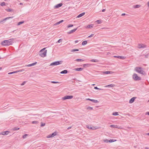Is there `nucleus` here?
I'll list each match as a JSON object with an SVG mask.
<instances>
[{"label": "nucleus", "mask_w": 149, "mask_h": 149, "mask_svg": "<svg viewBox=\"0 0 149 149\" xmlns=\"http://www.w3.org/2000/svg\"><path fill=\"white\" fill-rule=\"evenodd\" d=\"M13 39H10L8 40L3 41L1 42V44L4 46H9L11 45L13 43Z\"/></svg>", "instance_id": "1"}, {"label": "nucleus", "mask_w": 149, "mask_h": 149, "mask_svg": "<svg viewBox=\"0 0 149 149\" xmlns=\"http://www.w3.org/2000/svg\"><path fill=\"white\" fill-rule=\"evenodd\" d=\"M134 70L137 72L144 75H145L146 74L145 72L143 70V68L141 67H136L135 68Z\"/></svg>", "instance_id": "2"}, {"label": "nucleus", "mask_w": 149, "mask_h": 149, "mask_svg": "<svg viewBox=\"0 0 149 149\" xmlns=\"http://www.w3.org/2000/svg\"><path fill=\"white\" fill-rule=\"evenodd\" d=\"M46 48H44L41 50L40 52V55L42 57H44L46 56L47 50L44 51Z\"/></svg>", "instance_id": "3"}, {"label": "nucleus", "mask_w": 149, "mask_h": 149, "mask_svg": "<svg viewBox=\"0 0 149 149\" xmlns=\"http://www.w3.org/2000/svg\"><path fill=\"white\" fill-rule=\"evenodd\" d=\"M63 61H57L52 63L50 64V66L57 65L62 63Z\"/></svg>", "instance_id": "4"}, {"label": "nucleus", "mask_w": 149, "mask_h": 149, "mask_svg": "<svg viewBox=\"0 0 149 149\" xmlns=\"http://www.w3.org/2000/svg\"><path fill=\"white\" fill-rule=\"evenodd\" d=\"M132 78L135 81L140 80L141 79V78L139 77L137 74L136 73H134L133 75Z\"/></svg>", "instance_id": "5"}, {"label": "nucleus", "mask_w": 149, "mask_h": 149, "mask_svg": "<svg viewBox=\"0 0 149 149\" xmlns=\"http://www.w3.org/2000/svg\"><path fill=\"white\" fill-rule=\"evenodd\" d=\"M73 96L72 95H67L62 98L63 100H65L67 99H72Z\"/></svg>", "instance_id": "6"}, {"label": "nucleus", "mask_w": 149, "mask_h": 149, "mask_svg": "<svg viewBox=\"0 0 149 149\" xmlns=\"http://www.w3.org/2000/svg\"><path fill=\"white\" fill-rule=\"evenodd\" d=\"M56 134H57L56 132H55L52 133V134H50L49 135L47 136V138H49L53 137H54V136H56Z\"/></svg>", "instance_id": "7"}, {"label": "nucleus", "mask_w": 149, "mask_h": 149, "mask_svg": "<svg viewBox=\"0 0 149 149\" xmlns=\"http://www.w3.org/2000/svg\"><path fill=\"white\" fill-rule=\"evenodd\" d=\"M10 132L9 131H8L5 132H2L0 133V134L3 135H6L8 134Z\"/></svg>", "instance_id": "8"}, {"label": "nucleus", "mask_w": 149, "mask_h": 149, "mask_svg": "<svg viewBox=\"0 0 149 149\" xmlns=\"http://www.w3.org/2000/svg\"><path fill=\"white\" fill-rule=\"evenodd\" d=\"M13 17H11L6 18L3 19V20L0 21V23H2L4 21L10 18H12Z\"/></svg>", "instance_id": "9"}, {"label": "nucleus", "mask_w": 149, "mask_h": 149, "mask_svg": "<svg viewBox=\"0 0 149 149\" xmlns=\"http://www.w3.org/2000/svg\"><path fill=\"white\" fill-rule=\"evenodd\" d=\"M77 28L78 27L68 32L67 33L69 34H71L72 33H73V32H75L76 31V30L77 29Z\"/></svg>", "instance_id": "10"}, {"label": "nucleus", "mask_w": 149, "mask_h": 149, "mask_svg": "<svg viewBox=\"0 0 149 149\" xmlns=\"http://www.w3.org/2000/svg\"><path fill=\"white\" fill-rule=\"evenodd\" d=\"M62 5L63 4L62 3H60L55 6L54 8H58L61 7Z\"/></svg>", "instance_id": "11"}, {"label": "nucleus", "mask_w": 149, "mask_h": 149, "mask_svg": "<svg viewBox=\"0 0 149 149\" xmlns=\"http://www.w3.org/2000/svg\"><path fill=\"white\" fill-rule=\"evenodd\" d=\"M114 57L123 59H124L125 58V57L124 56H114Z\"/></svg>", "instance_id": "12"}, {"label": "nucleus", "mask_w": 149, "mask_h": 149, "mask_svg": "<svg viewBox=\"0 0 149 149\" xmlns=\"http://www.w3.org/2000/svg\"><path fill=\"white\" fill-rule=\"evenodd\" d=\"M136 98V97H133L129 101V103H133L135 99Z\"/></svg>", "instance_id": "13"}, {"label": "nucleus", "mask_w": 149, "mask_h": 149, "mask_svg": "<svg viewBox=\"0 0 149 149\" xmlns=\"http://www.w3.org/2000/svg\"><path fill=\"white\" fill-rule=\"evenodd\" d=\"M91 65V64H85L83 65V67L84 68H86L90 66Z\"/></svg>", "instance_id": "14"}, {"label": "nucleus", "mask_w": 149, "mask_h": 149, "mask_svg": "<svg viewBox=\"0 0 149 149\" xmlns=\"http://www.w3.org/2000/svg\"><path fill=\"white\" fill-rule=\"evenodd\" d=\"M68 72V71L67 70H64L61 71L60 73L61 74H66Z\"/></svg>", "instance_id": "15"}, {"label": "nucleus", "mask_w": 149, "mask_h": 149, "mask_svg": "<svg viewBox=\"0 0 149 149\" xmlns=\"http://www.w3.org/2000/svg\"><path fill=\"white\" fill-rule=\"evenodd\" d=\"M37 63V62H35L34 63H32L31 64L28 65H26V66H27V67L32 66H33L35 65Z\"/></svg>", "instance_id": "16"}, {"label": "nucleus", "mask_w": 149, "mask_h": 149, "mask_svg": "<svg viewBox=\"0 0 149 149\" xmlns=\"http://www.w3.org/2000/svg\"><path fill=\"white\" fill-rule=\"evenodd\" d=\"M93 24H91L88 25L87 26L86 28H92L93 27Z\"/></svg>", "instance_id": "17"}, {"label": "nucleus", "mask_w": 149, "mask_h": 149, "mask_svg": "<svg viewBox=\"0 0 149 149\" xmlns=\"http://www.w3.org/2000/svg\"><path fill=\"white\" fill-rule=\"evenodd\" d=\"M144 47H145V46L143 44H142V45L139 44V45L138 47L139 48H140V49L142 48H143Z\"/></svg>", "instance_id": "18"}, {"label": "nucleus", "mask_w": 149, "mask_h": 149, "mask_svg": "<svg viewBox=\"0 0 149 149\" xmlns=\"http://www.w3.org/2000/svg\"><path fill=\"white\" fill-rule=\"evenodd\" d=\"M83 69V68H75L74 70L77 71H81Z\"/></svg>", "instance_id": "19"}, {"label": "nucleus", "mask_w": 149, "mask_h": 149, "mask_svg": "<svg viewBox=\"0 0 149 149\" xmlns=\"http://www.w3.org/2000/svg\"><path fill=\"white\" fill-rule=\"evenodd\" d=\"M5 10L8 12H13L14 11L13 9L10 8L6 9Z\"/></svg>", "instance_id": "20"}, {"label": "nucleus", "mask_w": 149, "mask_h": 149, "mask_svg": "<svg viewBox=\"0 0 149 149\" xmlns=\"http://www.w3.org/2000/svg\"><path fill=\"white\" fill-rule=\"evenodd\" d=\"M85 14V13H83L80 14H79L77 17H78V18H79V17H80L82 16H83Z\"/></svg>", "instance_id": "21"}, {"label": "nucleus", "mask_w": 149, "mask_h": 149, "mask_svg": "<svg viewBox=\"0 0 149 149\" xmlns=\"http://www.w3.org/2000/svg\"><path fill=\"white\" fill-rule=\"evenodd\" d=\"M63 22V20H61L60 21L56 23L55 24H54V25H58V24H60L62 22Z\"/></svg>", "instance_id": "22"}, {"label": "nucleus", "mask_w": 149, "mask_h": 149, "mask_svg": "<svg viewBox=\"0 0 149 149\" xmlns=\"http://www.w3.org/2000/svg\"><path fill=\"white\" fill-rule=\"evenodd\" d=\"M87 127L89 129L94 130L96 129L95 127H92L89 126H87Z\"/></svg>", "instance_id": "23"}, {"label": "nucleus", "mask_w": 149, "mask_h": 149, "mask_svg": "<svg viewBox=\"0 0 149 149\" xmlns=\"http://www.w3.org/2000/svg\"><path fill=\"white\" fill-rule=\"evenodd\" d=\"M141 6V5H136L133 6V7L134 8H138L140 7Z\"/></svg>", "instance_id": "24"}, {"label": "nucleus", "mask_w": 149, "mask_h": 149, "mask_svg": "<svg viewBox=\"0 0 149 149\" xmlns=\"http://www.w3.org/2000/svg\"><path fill=\"white\" fill-rule=\"evenodd\" d=\"M114 86V84H109V85H107V86H105V87H113Z\"/></svg>", "instance_id": "25"}, {"label": "nucleus", "mask_w": 149, "mask_h": 149, "mask_svg": "<svg viewBox=\"0 0 149 149\" xmlns=\"http://www.w3.org/2000/svg\"><path fill=\"white\" fill-rule=\"evenodd\" d=\"M116 141H117L116 140L110 139V140H109L108 141H109V143H112V142H113Z\"/></svg>", "instance_id": "26"}, {"label": "nucleus", "mask_w": 149, "mask_h": 149, "mask_svg": "<svg viewBox=\"0 0 149 149\" xmlns=\"http://www.w3.org/2000/svg\"><path fill=\"white\" fill-rule=\"evenodd\" d=\"M90 61L95 62H99V60L97 59H92Z\"/></svg>", "instance_id": "27"}, {"label": "nucleus", "mask_w": 149, "mask_h": 149, "mask_svg": "<svg viewBox=\"0 0 149 149\" xmlns=\"http://www.w3.org/2000/svg\"><path fill=\"white\" fill-rule=\"evenodd\" d=\"M87 42L86 40H85L83 41L82 43V45H85L87 44Z\"/></svg>", "instance_id": "28"}, {"label": "nucleus", "mask_w": 149, "mask_h": 149, "mask_svg": "<svg viewBox=\"0 0 149 149\" xmlns=\"http://www.w3.org/2000/svg\"><path fill=\"white\" fill-rule=\"evenodd\" d=\"M19 128L15 127H14L13 128V131H16V130H19Z\"/></svg>", "instance_id": "29"}, {"label": "nucleus", "mask_w": 149, "mask_h": 149, "mask_svg": "<svg viewBox=\"0 0 149 149\" xmlns=\"http://www.w3.org/2000/svg\"><path fill=\"white\" fill-rule=\"evenodd\" d=\"M75 61L79 62V61H84V60L81 59H77L75 60Z\"/></svg>", "instance_id": "30"}, {"label": "nucleus", "mask_w": 149, "mask_h": 149, "mask_svg": "<svg viewBox=\"0 0 149 149\" xmlns=\"http://www.w3.org/2000/svg\"><path fill=\"white\" fill-rule=\"evenodd\" d=\"M79 51V50L78 49H72L71 50V52H76V51Z\"/></svg>", "instance_id": "31"}, {"label": "nucleus", "mask_w": 149, "mask_h": 149, "mask_svg": "<svg viewBox=\"0 0 149 149\" xmlns=\"http://www.w3.org/2000/svg\"><path fill=\"white\" fill-rule=\"evenodd\" d=\"M111 72V71H105L104 72V73L106 74H110Z\"/></svg>", "instance_id": "32"}, {"label": "nucleus", "mask_w": 149, "mask_h": 149, "mask_svg": "<svg viewBox=\"0 0 149 149\" xmlns=\"http://www.w3.org/2000/svg\"><path fill=\"white\" fill-rule=\"evenodd\" d=\"M38 123H39L37 121H34L32 122V124H37Z\"/></svg>", "instance_id": "33"}, {"label": "nucleus", "mask_w": 149, "mask_h": 149, "mask_svg": "<svg viewBox=\"0 0 149 149\" xmlns=\"http://www.w3.org/2000/svg\"><path fill=\"white\" fill-rule=\"evenodd\" d=\"M112 115L114 116H117L118 115V113L117 112H114L113 113Z\"/></svg>", "instance_id": "34"}, {"label": "nucleus", "mask_w": 149, "mask_h": 149, "mask_svg": "<svg viewBox=\"0 0 149 149\" xmlns=\"http://www.w3.org/2000/svg\"><path fill=\"white\" fill-rule=\"evenodd\" d=\"M92 102H93L94 103H97L99 102L96 100H92Z\"/></svg>", "instance_id": "35"}, {"label": "nucleus", "mask_w": 149, "mask_h": 149, "mask_svg": "<svg viewBox=\"0 0 149 149\" xmlns=\"http://www.w3.org/2000/svg\"><path fill=\"white\" fill-rule=\"evenodd\" d=\"M24 23V21H21V22H19L18 23L17 25H19L20 24H22Z\"/></svg>", "instance_id": "36"}, {"label": "nucleus", "mask_w": 149, "mask_h": 149, "mask_svg": "<svg viewBox=\"0 0 149 149\" xmlns=\"http://www.w3.org/2000/svg\"><path fill=\"white\" fill-rule=\"evenodd\" d=\"M45 125V123L42 122L41 123V127H44Z\"/></svg>", "instance_id": "37"}, {"label": "nucleus", "mask_w": 149, "mask_h": 149, "mask_svg": "<svg viewBox=\"0 0 149 149\" xmlns=\"http://www.w3.org/2000/svg\"><path fill=\"white\" fill-rule=\"evenodd\" d=\"M17 72H18L17 71H15L12 72H11L9 73L8 74H13V73H17Z\"/></svg>", "instance_id": "38"}, {"label": "nucleus", "mask_w": 149, "mask_h": 149, "mask_svg": "<svg viewBox=\"0 0 149 149\" xmlns=\"http://www.w3.org/2000/svg\"><path fill=\"white\" fill-rule=\"evenodd\" d=\"M1 5L2 6H4L6 5V3L4 2H3L1 3Z\"/></svg>", "instance_id": "39"}, {"label": "nucleus", "mask_w": 149, "mask_h": 149, "mask_svg": "<svg viewBox=\"0 0 149 149\" xmlns=\"http://www.w3.org/2000/svg\"><path fill=\"white\" fill-rule=\"evenodd\" d=\"M28 136V134H24V135H23V136H22V138L24 139H25L26 138V136Z\"/></svg>", "instance_id": "40"}, {"label": "nucleus", "mask_w": 149, "mask_h": 149, "mask_svg": "<svg viewBox=\"0 0 149 149\" xmlns=\"http://www.w3.org/2000/svg\"><path fill=\"white\" fill-rule=\"evenodd\" d=\"M87 109L88 110H92L93 109V108L91 107H88L87 108Z\"/></svg>", "instance_id": "41"}, {"label": "nucleus", "mask_w": 149, "mask_h": 149, "mask_svg": "<svg viewBox=\"0 0 149 149\" xmlns=\"http://www.w3.org/2000/svg\"><path fill=\"white\" fill-rule=\"evenodd\" d=\"M96 22H98V24H100L102 22V21L100 20H98L97 21H96Z\"/></svg>", "instance_id": "42"}, {"label": "nucleus", "mask_w": 149, "mask_h": 149, "mask_svg": "<svg viewBox=\"0 0 149 149\" xmlns=\"http://www.w3.org/2000/svg\"><path fill=\"white\" fill-rule=\"evenodd\" d=\"M51 83L53 84H57L59 83V82H58L55 81H51Z\"/></svg>", "instance_id": "43"}, {"label": "nucleus", "mask_w": 149, "mask_h": 149, "mask_svg": "<svg viewBox=\"0 0 149 149\" xmlns=\"http://www.w3.org/2000/svg\"><path fill=\"white\" fill-rule=\"evenodd\" d=\"M73 26V25L72 24H69V25H68L67 27L68 28H69V27H72Z\"/></svg>", "instance_id": "44"}, {"label": "nucleus", "mask_w": 149, "mask_h": 149, "mask_svg": "<svg viewBox=\"0 0 149 149\" xmlns=\"http://www.w3.org/2000/svg\"><path fill=\"white\" fill-rule=\"evenodd\" d=\"M109 140L108 139H105L104 140V142L107 143L109 142Z\"/></svg>", "instance_id": "45"}, {"label": "nucleus", "mask_w": 149, "mask_h": 149, "mask_svg": "<svg viewBox=\"0 0 149 149\" xmlns=\"http://www.w3.org/2000/svg\"><path fill=\"white\" fill-rule=\"evenodd\" d=\"M115 125H110V127H111L115 128Z\"/></svg>", "instance_id": "46"}, {"label": "nucleus", "mask_w": 149, "mask_h": 149, "mask_svg": "<svg viewBox=\"0 0 149 149\" xmlns=\"http://www.w3.org/2000/svg\"><path fill=\"white\" fill-rule=\"evenodd\" d=\"M62 39H59L57 41V42H58V43H60L61 42H62Z\"/></svg>", "instance_id": "47"}, {"label": "nucleus", "mask_w": 149, "mask_h": 149, "mask_svg": "<svg viewBox=\"0 0 149 149\" xmlns=\"http://www.w3.org/2000/svg\"><path fill=\"white\" fill-rule=\"evenodd\" d=\"M94 35V34H91V35H90V36H89L88 37V38H91V37H93V36Z\"/></svg>", "instance_id": "48"}, {"label": "nucleus", "mask_w": 149, "mask_h": 149, "mask_svg": "<svg viewBox=\"0 0 149 149\" xmlns=\"http://www.w3.org/2000/svg\"><path fill=\"white\" fill-rule=\"evenodd\" d=\"M93 100V99H90L89 98H87V99H86V100H89V101H92V100Z\"/></svg>", "instance_id": "49"}, {"label": "nucleus", "mask_w": 149, "mask_h": 149, "mask_svg": "<svg viewBox=\"0 0 149 149\" xmlns=\"http://www.w3.org/2000/svg\"><path fill=\"white\" fill-rule=\"evenodd\" d=\"M26 83V81H24L21 84V85L22 86H23V85H24V84L25 83Z\"/></svg>", "instance_id": "50"}, {"label": "nucleus", "mask_w": 149, "mask_h": 149, "mask_svg": "<svg viewBox=\"0 0 149 149\" xmlns=\"http://www.w3.org/2000/svg\"><path fill=\"white\" fill-rule=\"evenodd\" d=\"M94 88L95 89H99V88H98L96 86V87H95Z\"/></svg>", "instance_id": "51"}, {"label": "nucleus", "mask_w": 149, "mask_h": 149, "mask_svg": "<svg viewBox=\"0 0 149 149\" xmlns=\"http://www.w3.org/2000/svg\"><path fill=\"white\" fill-rule=\"evenodd\" d=\"M72 127V126L69 127H68V129H68V130L70 129Z\"/></svg>", "instance_id": "52"}, {"label": "nucleus", "mask_w": 149, "mask_h": 149, "mask_svg": "<svg viewBox=\"0 0 149 149\" xmlns=\"http://www.w3.org/2000/svg\"><path fill=\"white\" fill-rule=\"evenodd\" d=\"M24 70H23V69H22V70H19V71H17L18 72H21V71H24Z\"/></svg>", "instance_id": "53"}, {"label": "nucleus", "mask_w": 149, "mask_h": 149, "mask_svg": "<svg viewBox=\"0 0 149 149\" xmlns=\"http://www.w3.org/2000/svg\"><path fill=\"white\" fill-rule=\"evenodd\" d=\"M146 114H147L148 115H149V111L147 112L146 113Z\"/></svg>", "instance_id": "54"}, {"label": "nucleus", "mask_w": 149, "mask_h": 149, "mask_svg": "<svg viewBox=\"0 0 149 149\" xmlns=\"http://www.w3.org/2000/svg\"><path fill=\"white\" fill-rule=\"evenodd\" d=\"M125 15V13H123V14H122L121 16H124V15Z\"/></svg>", "instance_id": "55"}, {"label": "nucleus", "mask_w": 149, "mask_h": 149, "mask_svg": "<svg viewBox=\"0 0 149 149\" xmlns=\"http://www.w3.org/2000/svg\"><path fill=\"white\" fill-rule=\"evenodd\" d=\"M105 9H104L102 10V12H104L105 11Z\"/></svg>", "instance_id": "56"}, {"label": "nucleus", "mask_w": 149, "mask_h": 149, "mask_svg": "<svg viewBox=\"0 0 149 149\" xmlns=\"http://www.w3.org/2000/svg\"><path fill=\"white\" fill-rule=\"evenodd\" d=\"M78 42V40H76L75 41V43H77Z\"/></svg>", "instance_id": "57"}, {"label": "nucleus", "mask_w": 149, "mask_h": 149, "mask_svg": "<svg viewBox=\"0 0 149 149\" xmlns=\"http://www.w3.org/2000/svg\"><path fill=\"white\" fill-rule=\"evenodd\" d=\"M118 126H117V125H115V128H118Z\"/></svg>", "instance_id": "58"}, {"label": "nucleus", "mask_w": 149, "mask_h": 149, "mask_svg": "<svg viewBox=\"0 0 149 149\" xmlns=\"http://www.w3.org/2000/svg\"><path fill=\"white\" fill-rule=\"evenodd\" d=\"M19 5H23V3H19Z\"/></svg>", "instance_id": "59"}, {"label": "nucleus", "mask_w": 149, "mask_h": 149, "mask_svg": "<svg viewBox=\"0 0 149 149\" xmlns=\"http://www.w3.org/2000/svg\"><path fill=\"white\" fill-rule=\"evenodd\" d=\"M145 57L147 58V55H145Z\"/></svg>", "instance_id": "60"}, {"label": "nucleus", "mask_w": 149, "mask_h": 149, "mask_svg": "<svg viewBox=\"0 0 149 149\" xmlns=\"http://www.w3.org/2000/svg\"><path fill=\"white\" fill-rule=\"evenodd\" d=\"M148 6H149V1L148 3Z\"/></svg>", "instance_id": "61"}, {"label": "nucleus", "mask_w": 149, "mask_h": 149, "mask_svg": "<svg viewBox=\"0 0 149 149\" xmlns=\"http://www.w3.org/2000/svg\"><path fill=\"white\" fill-rule=\"evenodd\" d=\"M2 69L1 68H0V70H1Z\"/></svg>", "instance_id": "62"}, {"label": "nucleus", "mask_w": 149, "mask_h": 149, "mask_svg": "<svg viewBox=\"0 0 149 149\" xmlns=\"http://www.w3.org/2000/svg\"><path fill=\"white\" fill-rule=\"evenodd\" d=\"M147 134L148 135H149V133Z\"/></svg>", "instance_id": "63"}, {"label": "nucleus", "mask_w": 149, "mask_h": 149, "mask_svg": "<svg viewBox=\"0 0 149 149\" xmlns=\"http://www.w3.org/2000/svg\"><path fill=\"white\" fill-rule=\"evenodd\" d=\"M2 58L1 57V56H0V59H1Z\"/></svg>", "instance_id": "64"}]
</instances>
